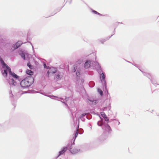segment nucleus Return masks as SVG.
<instances>
[{"instance_id":"nucleus-1","label":"nucleus","mask_w":159,"mask_h":159,"mask_svg":"<svg viewBox=\"0 0 159 159\" xmlns=\"http://www.w3.org/2000/svg\"><path fill=\"white\" fill-rule=\"evenodd\" d=\"M34 82L33 78L30 77L25 78L20 82V85L23 88H27L30 86Z\"/></svg>"},{"instance_id":"nucleus-2","label":"nucleus","mask_w":159,"mask_h":159,"mask_svg":"<svg viewBox=\"0 0 159 159\" xmlns=\"http://www.w3.org/2000/svg\"><path fill=\"white\" fill-rule=\"evenodd\" d=\"M1 63L2 65V68H5V67L8 70V71L9 72V74L12 76V77L16 79V80L17 79H19V76L14 73L12 72L10 67L8 66L2 60L1 61Z\"/></svg>"},{"instance_id":"nucleus-3","label":"nucleus","mask_w":159,"mask_h":159,"mask_svg":"<svg viewBox=\"0 0 159 159\" xmlns=\"http://www.w3.org/2000/svg\"><path fill=\"white\" fill-rule=\"evenodd\" d=\"M69 150L72 153L75 154L77 153L79 150L72 145L70 148H69Z\"/></svg>"},{"instance_id":"nucleus-4","label":"nucleus","mask_w":159,"mask_h":159,"mask_svg":"<svg viewBox=\"0 0 159 159\" xmlns=\"http://www.w3.org/2000/svg\"><path fill=\"white\" fill-rule=\"evenodd\" d=\"M19 81V80L17 79V80L15 79V80H14L13 79H11L9 81V83L10 84L13 85H16L17 82Z\"/></svg>"},{"instance_id":"nucleus-5","label":"nucleus","mask_w":159,"mask_h":159,"mask_svg":"<svg viewBox=\"0 0 159 159\" xmlns=\"http://www.w3.org/2000/svg\"><path fill=\"white\" fill-rule=\"evenodd\" d=\"M104 132L110 133L111 131V129L110 127L107 124L105 125V127L104 129Z\"/></svg>"},{"instance_id":"nucleus-6","label":"nucleus","mask_w":159,"mask_h":159,"mask_svg":"<svg viewBox=\"0 0 159 159\" xmlns=\"http://www.w3.org/2000/svg\"><path fill=\"white\" fill-rule=\"evenodd\" d=\"M57 71L56 69L54 67H52L50 68L48 71V75L50 74H52L55 73Z\"/></svg>"},{"instance_id":"nucleus-7","label":"nucleus","mask_w":159,"mask_h":159,"mask_svg":"<svg viewBox=\"0 0 159 159\" xmlns=\"http://www.w3.org/2000/svg\"><path fill=\"white\" fill-rule=\"evenodd\" d=\"M90 65H91L90 61H86L84 64V67L85 68L87 69L90 67Z\"/></svg>"},{"instance_id":"nucleus-8","label":"nucleus","mask_w":159,"mask_h":159,"mask_svg":"<svg viewBox=\"0 0 159 159\" xmlns=\"http://www.w3.org/2000/svg\"><path fill=\"white\" fill-rule=\"evenodd\" d=\"M67 147L64 148L63 149L59 152V154L58 156L63 154L67 150Z\"/></svg>"},{"instance_id":"nucleus-9","label":"nucleus","mask_w":159,"mask_h":159,"mask_svg":"<svg viewBox=\"0 0 159 159\" xmlns=\"http://www.w3.org/2000/svg\"><path fill=\"white\" fill-rule=\"evenodd\" d=\"M22 43L21 41H18L14 46V49H16L19 47L21 44Z\"/></svg>"},{"instance_id":"nucleus-10","label":"nucleus","mask_w":159,"mask_h":159,"mask_svg":"<svg viewBox=\"0 0 159 159\" xmlns=\"http://www.w3.org/2000/svg\"><path fill=\"white\" fill-rule=\"evenodd\" d=\"M101 115L104 118L106 121L108 120V118L104 112H101Z\"/></svg>"},{"instance_id":"nucleus-11","label":"nucleus","mask_w":159,"mask_h":159,"mask_svg":"<svg viewBox=\"0 0 159 159\" xmlns=\"http://www.w3.org/2000/svg\"><path fill=\"white\" fill-rule=\"evenodd\" d=\"M26 73L28 75H32L34 74L33 71L30 70H27L26 71Z\"/></svg>"},{"instance_id":"nucleus-12","label":"nucleus","mask_w":159,"mask_h":159,"mask_svg":"<svg viewBox=\"0 0 159 159\" xmlns=\"http://www.w3.org/2000/svg\"><path fill=\"white\" fill-rule=\"evenodd\" d=\"M3 68L4 69H5L4 70L3 72H2V74L3 76L6 77L7 75V70L8 71V70L7 68H6L5 67V68Z\"/></svg>"},{"instance_id":"nucleus-13","label":"nucleus","mask_w":159,"mask_h":159,"mask_svg":"<svg viewBox=\"0 0 159 159\" xmlns=\"http://www.w3.org/2000/svg\"><path fill=\"white\" fill-rule=\"evenodd\" d=\"M27 65L30 69H33L34 68L33 66L31 65L30 62H29L27 63Z\"/></svg>"},{"instance_id":"nucleus-14","label":"nucleus","mask_w":159,"mask_h":159,"mask_svg":"<svg viewBox=\"0 0 159 159\" xmlns=\"http://www.w3.org/2000/svg\"><path fill=\"white\" fill-rule=\"evenodd\" d=\"M78 129H77L76 130V132L75 133V139L77 137V136L78 135Z\"/></svg>"},{"instance_id":"nucleus-15","label":"nucleus","mask_w":159,"mask_h":159,"mask_svg":"<svg viewBox=\"0 0 159 159\" xmlns=\"http://www.w3.org/2000/svg\"><path fill=\"white\" fill-rule=\"evenodd\" d=\"M92 12H93L95 14H98V15H100L101 16H103V15H102L101 14L98 13V12H97V11H95V10H93L92 11Z\"/></svg>"},{"instance_id":"nucleus-16","label":"nucleus","mask_w":159,"mask_h":159,"mask_svg":"<svg viewBox=\"0 0 159 159\" xmlns=\"http://www.w3.org/2000/svg\"><path fill=\"white\" fill-rule=\"evenodd\" d=\"M21 57L24 59V60H25V55L24 54V53H22L21 54Z\"/></svg>"},{"instance_id":"nucleus-17","label":"nucleus","mask_w":159,"mask_h":159,"mask_svg":"<svg viewBox=\"0 0 159 159\" xmlns=\"http://www.w3.org/2000/svg\"><path fill=\"white\" fill-rule=\"evenodd\" d=\"M98 92L100 94V95H103V92L101 90H100V89H98Z\"/></svg>"},{"instance_id":"nucleus-18","label":"nucleus","mask_w":159,"mask_h":159,"mask_svg":"<svg viewBox=\"0 0 159 159\" xmlns=\"http://www.w3.org/2000/svg\"><path fill=\"white\" fill-rule=\"evenodd\" d=\"M101 75L102 76V80H105V76L104 75V73H102L101 74Z\"/></svg>"},{"instance_id":"nucleus-19","label":"nucleus","mask_w":159,"mask_h":159,"mask_svg":"<svg viewBox=\"0 0 159 159\" xmlns=\"http://www.w3.org/2000/svg\"><path fill=\"white\" fill-rule=\"evenodd\" d=\"M56 78L57 79H59L60 78V75L59 74L57 75L56 76Z\"/></svg>"},{"instance_id":"nucleus-20","label":"nucleus","mask_w":159,"mask_h":159,"mask_svg":"<svg viewBox=\"0 0 159 159\" xmlns=\"http://www.w3.org/2000/svg\"><path fill=\"white\" fill-rule=\"evenodd\" d=\"M76 75H77V76H78L79 75H80V73H79V72H78V71H77L76 72Z\"/></svg>"},{"instance_id":"nucleus-21","label":"nucleus","mask_w":159,"mask_h":159,"mask_svg":"<svg viewBox=\"0 0 159 159\" xmlns=\"http://www.w3.org/2000/svg\"><path fill=\"white\" fill-rule=\"evenodd\" d=\"M99 121H98V125H99V126H101L102 125V124L101 122V124L100 125L99 124Z\"/></svg>"},{"instance_id":"nucleus-22","label":"nucleus","mask_w":159,"mask_h":159,"mask_svg":"<svg viewBox=\"0 0 159 159\" xmlns=\"http://www.w3.org/2000/svg\"><path fill=\"white\" fill-rule=\"evenodd\" d=\"M44 68H46V65L45 64H44Z\"/></svg>"},{"instance_id":"nucleus-23","label":"nucleus","mask_w":159,"mask_h":159,"mask_svg":"<svg viewBox=\"0 0 159 159\" xmlns=\"http://www.w3.org/2000/svg\"><path fill=\"white\" fill-rule=\"evenodd\" d=\"M85 115H83V116H85Z\"/></svg>"}]
</instances>
